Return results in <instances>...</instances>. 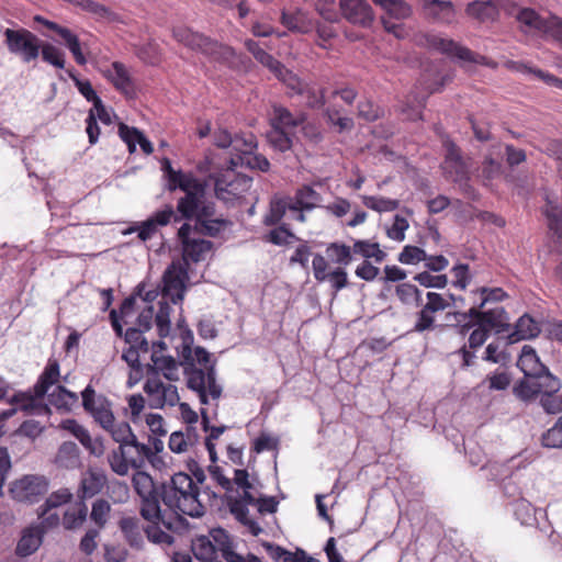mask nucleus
Returning a JSON list of instances; mask_svg holds the SVG:
<instances>
[{
	"label": "nucleus",
	"mask_w": 562,
	"mask_h": 562,
	"mask_svg": "<svg viewBox=\"0 0 562 562\" xmlns=\"http://www.w3.org/2000/svg\"><path fill=\"white\" fill-rule=\"evenodd\" d=\"M154 319L160 337L155 347L160 350L173 349L179 363L186 366L188 387L196 393L201 405L214 403L217 407L223 389L216 382L215 360L212 361L211 355L202 347L192 349L193 334L186 324V318H178L175 328L170 318Z\"/></svg>",
	"instance_id": "f257e3e1"
},
{
	"label": "nucleus",
	"mask_w": 562,
	"mask_h": 562,
	"mask_svg": "<svg viewBox=\"0 0 562 562\" xmlns=\"http://www.w3.org/2000/svg\"><path fill=\"white\" fill-rule=\"evenodd\" d=\"M188 279V267L172 262L164 272L161 292L158 288L148 290L146 283L142 282L122 302L121 315L115 308H112L108 316H126L136 312H138V316H169L173 313L169 302L173 305L182 302Z\"/></svg>",
	"instance_id": "f03ea898"
},
{
	"label": "nucleus",
	"mask_w": 562,
	"mask_h": 562,
	"mask_svg": "<svg viewBox=\"0 0 562 562\" xmlns=\"http://www.w3.org/2000/svg\"><path fill=\"white\" fill-rule=\"evenodd\" d=\"M199 496L200 487L192 476L184 472L175 473L168 482L161 484V501L168 507L162 514L201 517L205 507Z\"/></svg>",
	"instance_id": "7ed1b4c3"
},
{
	"label": "nucleus",
	"mask_w": 562,
	"mask_h": 562,
	"mask_svg": "<svg viewBox=\"0 0 562 562\" xmlns=\"http://www.w3.org/2000/svg\"><path fill=\"white\" fill-rule=\"evenodd\" d=\"M132 481L136 493L142 498L140 515L144 519L156 518L166 525L167 530L173 532H181L188 528L186 518L175 514H162L161 486L157 487L149 474L137 471Z\"/></svg>",
	"instance_id": "20e7f679"
},
{
	"label": "nucleus",
	"mask_w": 562,
	"mask_h": 562,
	"mask_svg": "<svg viewBox=\"0 0 562 562\" xmlns=\"http://www.w3.org/2000/svg\"><path fill=\"white\" fill-rule=\"evenodd\" d=\"M178 189L184 192V195L178 200L177 212L181 220L204 218L215 216V203L206 199L205 184L193 177L187 182L178 183Z\"/></svg>",
	"instance_id": "39448f33"
},
{
	"label": "nucleus",
	"mask_w": 562,
	"mask_h": 562,
	"mask_svg": "<svg viewBox=\"0 0 562 562\" xmlns=\"http://www.w3.org/2000/svg\"><path fill=\"white\" fill-rule=\"evenodd\" d=\"M154 464L153 449L139 442L137 437L122 446H117L108 454V462L111 470L121 476L128 473L130 469L139 470L146 462Z\"/></svg>",
	"instance_id": "423d86ee"
},
{
	"label": "nucleus",
	"mask_w": 562,
	"mask_h": 562,
	"mask_svg": "<svg viewBox=\"0 0 562 562\" xmlns=\"http://www.w3.org/2000/svg\"><path fill=\"white\" fill-rule=\"evenodd\" d=\"M173 37L188 48L199 52L214 61L226 63L235 56L232 47L187 27L173 29Z\"/></svg>",
	"instance_id": "0eeeda50"
},
{
	"label": "nucleus",
	"mask_w": 562,
	"mask_h": 562,
	"mask_svg": "<svg viewBox=\"0 0 562 562\" xmlns=\"http://www.w3.org/2000/svg\"><path fill=\"white\" fill-rule=\"evenodd\" d=\"M10 53L19 56L22 61L30 63L40 55L42 41L26 29H7L3 32Z\"/></svg>",
	"instance_id": "6e6552de"
},
{
	"label": "nucleus",
	"mask_w": 562,
	"mask_h": 562,
	"mask_svg": "<svg viewBox=\"0 0 562 562\" xmlns=\"http://www.w3.org/2000/svg\"><path fill=\"white\" fill-rule=\"evenodd\" d=\"M81 397L83 409L102 429L109 428L115 420L111 402L104 395H97L90 384L81 392Z\"/></svg>",
	"instance_id": "1a4fd4ad"
},
{
	"label": "nucleus",
	"mask_w": 562,
	"mask_h": 562,
	"mask_svg": "<svg viewBox=\"0 0 562 562\" xmlns=\"http://www.w3.org/2000/svg\"><path fill=\"white\" fill-rule=\"evenodd\" d=\"M48 481L41 475H25L10 487L12 497L19 502L35 503L46 494Z\"/></svg>",
	"instance_id": "9d476101"
},
{
	"label": "nucleus",
	"mask_w": 562,
	"mask_h": 562,
	"mask_svg": "<svg viewBox=\"0 0 562 562\" xmlns=\"http://www.w3.org/2000/svg\"><path fill=\"white\" fill-rule=\"evenodd\" d=\"M44 396H37L34 387L27 392H19L14 394L9 402L14 406L13 409L2 411V420L10 418L15 411H23L31 415H44L50 411L46 404L43 403Z\"/></svg>",
	"instance_id": "9b49d317"
},
{
	"label": "nucleus",
	"mask_w": 562,
	"mask_h": 562,
	"mask_svg": "<svg viewBox=\"0 0 562 562\" xmlns=\"http://www.w3.org/2000/svg\"><path fill=\"white\" fill-rule=\"evenodd\" d=\"M342 16L351 24L370 27L374 21V12L367 0H340Z\"/></svg>",
	"instance_id": "f8f14e48"
},
{
	"label": "nucleus",
	"mask_w": 562,
	"mask_h": 562,
	"mask_svg": "<svg viewBox=\"0 0 562 562\" xmlns=\"http://www.w3.org/2000/svg\"><path fill=\"white\" fill-rule=\"evenodd\" d=\"M429 45L451 57H457L460 60L474 63V64H486L485 57L473 53L469 48L459 45L457 42L440 36L432 35L428 38Z\"/></svg>",
	"instance_id": "ddd939ff"
},
{
	"label": "nucleus",
	"mask_w": 562,
	"mask_h": 562,
	"mask_svg": "<svg viewBox=\"0 0 562 562\" xmlns=\"http://www.w3.org/2000/svg\"><path fill=\"white\" fill-rule=\"evenodd\" d=\"M280 20L281 24L293 33L310 34L315 27V20L310 12L299 7L283 9Z\"/></svg>",
	"instance_id": "4468645a"
},
{
	"label": "nucleus",
	"mask_w": 562,
	"mask_h": 562,
	"mask_svg": "<svg viewBox=\"0 0 562 562\" xmlns=\"http://www.w3.org/2000/svg\"><path fill=\"white\" fill-rule=\"evenodd\" d=\"M443 169L454 182H461L468 178L469 167L461 156L460 148L452 142L446 144Z\"/></svg>",
	"instance_id": "2eb2a0df"
},
{
	"label": "nucleus",
	"mask_w": 562,
	"mask_h": 562,
	"mask_svg": "<svg viewBox=\"0 0 562 562\" xmlns=\"http://www.w3.org/2000/svg\"><path fill=\"white\" fill-rule=\"evenodd\" d=\"M108 483L105 473L101 470L89 469L83 473L77 491L78 499L85 502L102 492Z\"/></svg>",
	"instance_id": "dca6fc26"
},
{
	"label": "nucleus",
	"mask_w": 562,
	"mask_h": 562,
	"mask_svg": "<svg viewBox=\"0 0 562 562\" xmlns=\"http://www.w3.org/2000/svg\"><path fill=\"white\" fill-rule=\"evenodd\" d=\"M60 427L75 436L90 453L94 456H101L103 453V443L99 439H92L88 429L76 419H65L61 422Z\"/></svg>",
	"instance_id": "f3484780"
},
{
	"label": "nucleus",
	"mask_w": 562,
	"mask_h": 562,
	"mask_svg": "<svg viewBox=\"0 0 562 562\" xmlns=\"http://www.w3.org/2000/svg\"><path fill=\"white\" fill-rule=\"evenodd\" d=\"M477 323L468 324V327H472L476 325V328L470 334L469 337V346L470 348H477L482 346L488 337V333L492 329H495L497 333L504 330L505 324L502 323L504 318H475ZM506 327H509V324H506Z\"/></svg>",
	"instance_id": "a211bd4d"
},
{
	"label": "nucleus",
	"mask_w": 562,
	"mask_h": 562,
	"mask_svg": "<svg viewBox=\"0 0 562 562\" xmlns=\"http://www.w3.org/2000/svg\"><path fill=\"white\" fill-rule=\"evenodd\" d=\"M104 76L125 95H133L135 93L133 80L124 64L114 61L111 68L104 71Z\"/></svg>",
	"instance_id": "6ab92c4d"
},
{
	"label": "nucleus",
	"mask_w": 562,
	"mask_h": 562,
	"mask_svg": "<svg viewBox=\"0 0 562 562\" xmlns=\"http://www.w3.org/2000/svg\"><path fill=\"white\" fill-rule=\"evenodd\" d=\"M544 325L540 318H517L514 330L508 334L512 342L537 337Z\"/></svg>",
	"instance_id": "aec40b11"
},
{
	"label": "nucleus",
	"mask_w": 562,
	"mask_h": 562,
	"mask_svg": "<svg viewBox=\"0 0 562 562\" xmlns=\"http://www.w3.org/2000/svg\"><path fill=\"white\" fill-rule=\"evenodd\" d=\"M212 535L218 550L221 551L222 558L226 562H249L250 557L254 555L252 553H248L246 557H244L237 553L234 550L233 542L225 530L216 529Z\"/></svg>",
	"instance_id": "412c9836"
},
{
	"label": "nucleus",
	"mask_w": 562,
	"mask_h": 562,
	"mask_svg": "<svg viewBox=\"0 0 562 562\" xmlns=\"http://www.w3.org/2000/svg\"><path fill=\"white\" fill-rule=\"evenodd\" d=\"M44 530L37 527L26 528L18 542L15 552L19 557H29L42 544Z\"/></svg>",
	"instance_id": "4be33fe9"
},
{
	"label": "nucleus",
	"mask_w": 562,
	"mask_h": 562,
	"mask_svg": "<svg viewBox=\"0 0 562 562\" xmlns=\"http://www.w3.org/2000/svg\"><path fill=\"white\" fill-rule=\"evenodd\" d=\"M87 516L88 506L78 499L64 512L61 525L66 530H77L83 526Z\"/></svg>",
	"instance_id": "5701e85b"
},
{
	"label": "nucleus",
	"mask_w": 562,
	"mask_h": 562,
	"mask_svg": "<svg viewBox=\"0 0 562 562\" xmlns=\"http://www.w3.org/2000/svg\"><path fill=\"white\" fill-rule=\"evenodd\" d=\"M201 417H202V426L205 432H209L205 438V447L210 456V460L212 463L217 461L216 453V443L215 441L220 439V437L224 434V431L228 428L227 426H211L210 417L207 411L204 407H201Z\"/></svg>",
	"instance_id": "b1692460"
},
{
	"label": "nucleus",
	"mask_w": 562,
	"mask_h": 562,
	"mask_svg": "<svg viewBox=\"0 0 562 562\" xmlns=\"http://www.w3.org/2000/svg\"><path fill=\"white\" fill-rule=\"evenodd\" d=\"M305 121V115H293L286 108L274 105L270 117L271 127L288 131L295 128Z\"/></svg>",
	"instance_id": "393cba45"
},
{
	"label": "nucleus",
	"mask_w": 562,
	"mask_h": 562,
	"mask_svg": "<svg viewBox=\"0 0 562 562\" xmlns=\"http://www.w3.org/2000/svg\"><path fill=\"white\" fill-rule=\"evenodd\" d=\"M120 530L122 531L125 541L136 549H140L144 544L143 528L139 520L135 517H123L119 521Z\"/></svg>",
	"instance_id": "a878e982"
},
{
	"label": "nucleus",
	"mask_w": 562,
	"mask_h": 562,
	"mask_svg": "<svg viewBox=\"0 0 562 562\" xmlns=\"http://www.w3.org/2000/svg\"><path fill=\"white\" fill-rule=\"evenodd\" d=\"M238 167H247L249 169L266 172L270 168V162L265 156L260 154H252V151L246 153V155H232L229 159V168L235 170Z\"/></svg>",
	"instance_id": "bb28decb"
},
{
	"label": "nucleus",
	"mask_w": 562,
	"mask_h": 562,
	"mask_svg": "<svg viewBox=\"0 0 562 562\" xmlns=\"http://www.w3.org/2000/svg\"><path fill=\"white\" fill-rule=\"evenodd\" d=\"M162 351L164 350H160L158 347H155V342L153 344L151 361L154 368L161 371L168 380H175L177 379L179 363L173 356L164 355Z\"/></svg>",
	"instance_id": "cd10ccee"
},
{
	"label": "nucleus",
	"mask_w": 562,
	"mask_h": 562,
	"mask_svg": "<svg viewBox=\"0 0 562 562\" xmlns=\"http://www.w3.org/2000/svg\"><path fill=\"white\" fill-rule=\"evenodd\" d=\"M213 243L210 240L194 238L184 243L182 246L184 266H188V260L200 262L205 259V255L212 249Z\"/></svg>",
	"instance_id": "c85d7f7f"
},
{
	"label": "nucleus",
	"mask_w": 562,
	"mask_h": 562,
	"mask_svg": "<svg viewBox=\"0 0 562 562\" xmlns=\"http://www.w3.org/2000/svg\"><path fill=\"white\" fill-rule=\"evenodd\" d=\"M59 378V363L57 360H48L44 371L41 373L34 385V392L37 396H45L48 389L54 385Z\"/></svg>",
	"instance_id": "c756f323"
},
{
	"label": "nucleus",
	"mask_w": 562,
	"mask_h": 562,
	"mask_svg": "<svg viewBox=\"0 0 562 562\" xmlns=\"http://www.w3.org/2000/svg\"><path fill=\"white\" fill-rule=\"evenodd\" d=\"M517 366L526 378H532L539 371H543L546 367L540 362L536 351L529 346L522 348Z\"/></svg>",
	"instance_id": "7c9ffc66"
},
{
	"label": "nucleus",
	"mask_w": 562,
	"mask_h": 562,
	"mask_svg": "<svg viewBox=\"0 0 562 562\" xmlns=\"http://www.w3.org/2000/svg\"><path fill=\"white\" fill-rule=\"evenodd\" d=\"M516 18L526 27V32L537 31L544 34L549 24V19H543L532 9H519Z\"/></svg>",
	"instance_id": "2f4dec72"
},
{
	"label": "nucleus",
	"mask_w": 562,
	"mask_h": 562,
	"mask_svg": "<svg viewBox=\"0 0 562 562\" xmlns=\"http://www.w3.org/2000/svg\"><path fill=\"white\" fill-rule=\"evenodd\" d=\"M245 46L257 61H259L261 65L266 66L273 72H280L283 69L282 64L279 60H277L272 55L267 53L263 48H261L259 43H257L256 41L246 40Z\"/></svg>",
	"instance_id": "473e14b6"
},
{
	"label": "nucleus",
	"mask_w": 562,
	"mask_h": 562,
	"mask_svg": "<svg viewBox=\"0 0 562 562\" xmlns=\"http://www.w3.org/2000/svg\"><path fill=\"white\" fill-rule=\"evenodd\" d=\"M387 14L386 19L404 20L411 16L412 8L404 0H372Z\"/></svg>",
	"instance_id": "72a5a7b5"
},
{
	"label": "nucleus",
	"mask_w": 562,
	"mask_h": 562,
	"mask_svg": "<svg viewBox=\"0 0 562 562\" xmlns=\"http://www.w3.org/2000/svg\"><path fill=\"white\" fill-rule=\"evenodd\" d=\"M543 214L547 217L549 229L555 237V241L562 244V209L548 200L543 207Z\"/></svg>",
	"instance_id": "f704fd0d"
},
{
	"label": "nucleus",
	"mask_w": 562,
	"mask_h": 562,
	"mask_svg": "<svg viewBox=\"0 0 562 562\" xmlns=\"http://www.w3.org/2000/svg\"><path fill=\"white\" fill-rule=\"evenodd\" d=\"M425 9L428 15L445 23L451 22L454 15L451 1L429 0L426 2Z\"/></svg>",
	"instance_id": "c9c22d12"
},
{
	"label": "nucleus",
	"mask_w": 562,
	"mask_h": 562,
	"mask_svg": "<svg viewBox=\"0 0 562 562\" xmlns=\"http://www.w3.org/2000/svg\"><path fill=\"white\" fill-rule=\"evenodd\" d=\"M229 223L225 218H214L207 216L195 222L193 229L201 235L216 237Z\"/></svg>",
	"instance_id": "e433bc0d"
},
{
	"label": "nucleus",
	"mask_w": 562,
	"mask_h": 562,
	"mask_svg": "<svg viewBox=\"0 0 562 562\" xmlns=\"http://www.w3.org/2000/svg\"><path fill=\"white\" fill-rule=\"evenodd\" d=\"M48 402L58 409L70 411L78 403V395L59 385L48 395Z\"/></svg>",
	"instance_id": "4c0bfd02"
},
{
	"label": "nucleus",
	"mask_w": 562,
	"mask_h": 562,
	"mask_svg": "<svg viewBox=\"0 0 562 562\" xmlns=\"http://www.w3.org/2000/svg\"><path fill=\"white\" fill-rule=\"evenodd\" d=\"M231 513L244 526H246L252 536H259L262 528L251 518H249V510L243 501H233L231 503Z\"/></svg>",
	"instance_id": "58836bf2"
},
{
	"label": "nucleus",
	"mask_w": 562,
	"mask_h": 562,
	"mask_svg": "<svg viewBox=\"0 0 562 562\" xmlns=\"http://www.w3.org/2000/svg\"><path fill=\"white\" fill-rule=\"evenodd\" d=\"M149 525L144 528V532L146 533L147 539L156 544H167L170 546L173 543V537L161 529V527L166 528V525L154 518L146 519Z\"/></svg>",
	"instance_id": "ea45409f"
},
{
	"label": "nucleus",
	"mask_w": 562,
	"mask_h": 562,
	"mask_svg": "<svg viewBox=\"0 0 562 562\" xmlns=\"http://www.w3.org/2000/svg\"><path fill=\"white\" fill-rule=\"evenodd\" d=\"M467 13L481 22H486L496 18L497 8L491 1H474L468 4Z\"/></svg>",
	"instance_id": "a19ab883"
},
{
	"label": "nucleus",
	"mask_w": 562,
	"mask_h": 562,
	"mask_svg": "<svg viewBox=\"0 0 562 562\" xmlns=\"http://www.w3.org/2000/svg\"><path fill=\"white\" fill-rule=\"evenodd\" d=\"M251 181L250 178L241 177V178H235L234 180H228L226 175H223L222 177L217 178L215 180V193L218 199H225V193L237 195L238 187L240 184L248 186Z\"/></svg>",
	"instance_id": "79ce46f5"
},
{
	"label": "nucleus",
	"mask_w": 562,
	"mask_h": 562,
	"mask_svg": "<svg viewBox=\"0 0 562 562\" xmlns=\"http://www.w3.org/2000/svg\"><path fill=\"white\" fill-rule=\"evenodd\" d=\"M531 379L536 380L539 394L558 393L561 390V381L553 375L547 367L543 371L535 374Z\"/></svg>",
	"instance_id": "37998d69"
},
{
	"label": "nucleus",
	"mask_w": 562,
	"mask_h": 562,
	"mask_svg": "<svg viewBox=\"0 0 562 562\" xmlns=\"http://www.w3.org/2000/svg\"><path fill=\"white\" fill-rule=\"evenodd\" d=\"M191 550L198 560L209 561L214 558L216 547L207 536H199L192 540Z\"/></svg>",
	"instance_id": "c03bdc74"
},
{
	"label": "nucleus",
	"mask_w": 562,
	"mask_h": 562,
	"mask_svg": "<svg viewBox=\"0 0 562 562\" xmlns=\"http://www.w3.org/2000/svg\"><path fill=\"white\" fill-rule=\"evenodd\" d=\"M161 170L168 179V189L170 191L178 189V183L187 182L193 178L190 173H184L181 170H175L171 166L170 159L167 157L161 159Z\"/></svg>",
	"instance_id": "a18cd8bd"
},
{
	"label": "nucleus",
	"mask_w": 562,
	"mask_h": 562,
	"mask_svg": "<svg viewBox=\"0 0 562 562\" xmlns=\"http://www.w3.org/2000/svg\"><path fill=\"white\" fill-rule=\"evenodd\" d=\"M352 251L367 259L374 258L378 263H381L386 257V254L380 249L379 244L368 240H357L352 246Z\"/></svg>",
	"instance_id": "49530a36"
},
{
	"label": "nucleus",
	"mask_w": 562,
	"mask_h": 562,
	"mask_svg": "<svg viewBox=\"0 0 562 562\" xmlns=\"http://www.w3.org/2000/svg\"><path fill=\"white\" fill-rule=\"evenodd\" d=\"M60 37L64 41L65 46L72 54L76 63L81 66L86 65L87 58L82 53L81 44L78 36L68 29L60 31Z\"/></svg>",
	"instance_id": "de8ad7c7"
},
{
	"label": "nucleus",
	"mask_w": 562,
	"mask_h": 562,
	"mask_svg": "<svg viewBox=\"0 0 562 562\" xmlns=\"http://www.w3.org/2000/svg\"><path fill=\"white\" fill-rule=\"evenodd\" d=\"M267 139L276 150L281 153L292 148V136L288 131L271 127L267 133Z\"/></svg>",
	"instance_id": "09e8293b"
},
{
	"label": "nucleus",
	"mask_w": 562,
	"mask_h": 562,
	"mask_svg": "<svg viewBox=\"0 0 562 562\" xmlns=\"http://www.w3.org/2000/svg\"><path fill=\"white\" fill-rule=\"evenodd\" d=\"M362 203L378 213L391 212L400 206L398 200H393L384 196H362Z\"/></svg>",
	"instance_id": "8fccbe9b"
},
{
	"label": "nucleus",
	"mask_w": 562,
	"mask_h": 562,
	"mask_svg": "<svg viewBox=\"0 0 562 562\" xmlns=\"http://www.w3.org/2000/svg\"><path fill=\"white\" fill-rule=\"evenodd\" d=\"M295 198H297V202L305 209V211H311L319 206V203L323 200L322 195L311 186H303L297 189Z\"/></svg>",
	"instance_id": "3c124183"
},
{
	"label": "nucleus",
	"mask_w": 562,
	"mask_h": 562,
	"mask_svg": "<svg viewBox=\"0 0 562 562\" xmlns=\"http://www.w3.org/2000/svg\"><path fill=\"white\" fill-rule=\"evenodd\" d=\"M111 436V438L122 446L123 443L133 440L136 435L133 432L130 424L127 422H116V419L112 423V425L105 429Z\"/></svg>",
	"instance_id": "603ef678"
},
{
	"label": "nucleus",
	"mask_w": 562,
	"mask_h": 562,
	"mask_svg": "<svg viewBox=\"0 0 562 562\" xmlns=\"http://www.w3.org/2000/svg\"><path fill=\"white\" fill-rule=\"evenodd\" d=\"M111 506L108 501L100 498L92 504L90 519L101 530L105 527L108 517L110 515Z\"/></svg>",
	"instance_id": "864d4df0"
},
{
	"label": "nucleus",
	"mask_w": 562,
	"mask_h": 562,
	"mask_svg": "<svg viewBox=\"0 0 562 562\" xmlns=\"http://www.w3.org/2000/svg\"><path fill=\"white\" fill-rule=\"evenodd\" d=\"M510 382L512 376L508 372L496 370L492 374L486 375L479 387L487 384L490 391H504L510 385Z\"/></svg>",
	"instance_id": "5fc2aeb1"
},
{
	"label": "nucleus",
	"mask_w": 562,
	"mask_h": 562,
	"mask_svg": "<svg viewBox=\"0 0 562 562\" xmlns=\"http://www.w3.org/2000/svg\"><path fill=\"white\" fill-rule=\"evenodd\" d=\"M516 397L522 401H529L535 398L539 394L536 380L526 378L517 382L513 389Z\"/></svg>",
	"instance_id": "6e6d98bb"
},
{
	"label": "nucleus",
	"mask_w": 562,
	"mask_h": 562,
	"mask_svg": "<svg viewBox=\"0 0 562 562\" xmlns=\"http://www.w3.org/2000/svg\"><path fill=\"white\" fill-rule=\"evenodd\" d=\"M40 54L44 61L60 69L65 67V55L56 46L49 43H41Z\"/></svg>",
	"instance_id": "4d7b16f0"
},
{
	"label": "nucleus",
	"mask_w": 562,
	"mask_h": 562,
	"mask_svg": "<svg viewBox=\"0 0 562 562\" xmlns=\"http://www.w3.org/2000/svg\"><path fill=\"white\" fill-rule=\"evenodd\" d=\"M326 254L334 262L347 266L351 257V248L345 244L333 243L326 248Z\"/></svg>",
	"instance_id": "13d9d810"
},
{
	"label": "nucleus",
	"mask_w": 562,
	"mask_h": 562,
	"mask_svg": "<svg viewBox=\"0 0 562 562\" xmlns=\"http://www.w3.org/2000/svg\"><path fill=\"white\" fill-rule=\"evenodd\" d=\"M541 443L547 448L562 447V416L558 418L551 428L542 434Z\"/></svg>",
	"instance_id": "bf43d9fd"
},
{
	"label": "nucleus",
	"mask_w": 562,
	"mask_h": 562,
	"mask_svg": "<svg viewBox=\"0 0 562 562\" xmlns=\"http://www.w3.org/2000/svg\"><path fill=\"white\" fill-rule=\"evenodd\" d=\"M300 95L305 99V104L310 109H319L325 104L324 90L317 89L313 83L307 82L305 89Z\"/></svg>",
	"instance_id": "052dcab7"
},
{
	"label": "nucleus",
	"mask_w": 562,
	"mask_h": 562,
	"mask_svg": "<svg viewBox=\"0 0 562 562\" xmlns=\"http://www.w3.org/2000/svg\"><path fill=\"white\" fill-rule=\"evenodd\" d=\"M79 457L78 447L74 442H64L57 452V462L65 467H72Z\"/></svg>",
	"instance_id": "680f3d73"
},
{
	"label": "nucleus",
	"mask_w": 562,
	"mask_h": 562,
	"mask_svg": "<svg viewBox=\"0 0 562 562\" xmlns=\"http://www.w3.org/2000/svg\"><path fill=\"white\" fill-rule=\"evenodd\" d=\"M392 342L393 340L387 341L384 337L364 339L358 345L356 352L369 351L372 355H379L385 351Z\"/></svg>",
	"instance_id": "e2e57ef3"
},
{
	"label": "nucleus",
	"mask_w": 562,
	"mask_h": 562,
	"mask_svg": "<svg viewBox=\"0 0 562 562\" xmlns=\"http://www.w3.org/2000/svg\"><path fill=\"white\" fill-rule=\"evenodd\" d=\"M286 209H288V205L283 200H281V199L272 200L270 202L269 213L265 216V220H263L265 225H267V226L277 225L284 216Z\"/></svg>",
	"instance_id": "0e129e2a"
},
{
	"label": "nucleus",
	"mask_w": 562,
	"mask_h": 562,
	"mask_svg": "<svg viewBox=\"0 0 562 562\" xmlns=\"http://www.w3.org/2000/svg\"><path fill=\"white\" fill-rule=\"evenodd\" d=\"M194 445V434L191 437L183 436V431H173L169 437V448L172 452L181 453Z\"/></svg>",
	"instance_id": "69168bd1"
},
{
	"label": "nucleus",
	"mask_w": 562,
	"mask_h": 562,
	"mask_svg": "<svg viewBox=\"0 0 562 562\" xmlns=\"http://www.w3.org/2000/svg\"><path fill=\"white\" fill-rule=\"evenodd\" d=\"M165 383L158 376L147 378L144 391L149 397L150 406L156 408V401L162 396Z\"/></svg>",
	"instance_id": "338daca9"
},
{
	"label": "nucleus",
	"mask_w": 562,
	"mask_h": 562,
	"mask_svg": "<svg viewBox=\"0 0 562 562\" xmlns=\"http://www.w3.org/2000/svg\"><path fill=\"white\" fill-rule=\"evenodd\" d=\"M426 259L427 254L424 249L411 245L405 246L398 256V261L404 265H414Z\"/></svg>",
	"instance_id": "774afa93"
}]
</instances>
